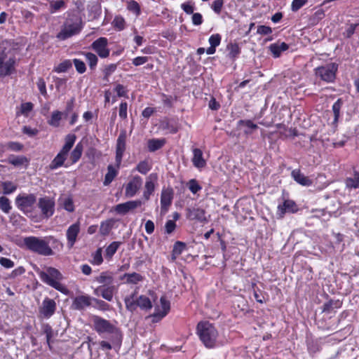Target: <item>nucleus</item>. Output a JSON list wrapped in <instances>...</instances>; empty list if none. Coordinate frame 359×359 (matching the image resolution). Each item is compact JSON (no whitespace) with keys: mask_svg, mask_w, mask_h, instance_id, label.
I'll list each match as a JSON object with an SVG mask.
<instances>
[{"mask_svg":"<svg viewBox=\"0 0 359 359\" xmlns=\"http://www.w3.org/2000/svg\"><path fill=\"white\" fill-rule=\"evenodd\" d=\"M291 177L297 184L302 186L310 187L313 184V180L305 176L299 168L291 172Z\"/></svg>","mask_w":359,"mask_h":359,"instance_id":"nucleus-25","label":"nucleus"},{"mask_svg":"<svg viewBox=\"0 0 359 359\" xmlns=\"http://www.w3.org/2000/svg\"><path fill=\"white\" fill-rule=\"evenodd\" d=\"M187 186L190 191L194 194H196L202 189V187L196 179L190 180L187 183Z\"/></svg>","mask_w":359,"mask_h":359,"instance_id":"nucleus-55","label":"nucleus"},{"mask_svg":"<svg viewBox=\"0 0 359 359\" xmlns=\"http://www.w3.org/2000/svg\"><path fill=\"white\" fill-rule=\"evenodd\" d=\"M127 8L130 11L135 14L137 16L139 15L141 13L140 4L136 1L130 0L128 3Z\"/></svg>","mask_w":359,"mask_h":359,"instance_id":"nucleus-58","label":"nucleus"},{"mask_svg":"<svg viewBox=\"0 0 359 359\" xmlns=\"http://www.w3.org/2000/svg\"><path fill=\"white\" fill-rule=\"evenodd\" d=\"M161 308L158 306L155 308L154 313L151 315L153 322H158L164 318L170 311V303L165 296L160 298Z\"/></svg>","mask_w":359,"mask_h":359,"instance_id":"nucleus-13","label":"nucleus"},{"mask_svg":"<svg viewBox=\"0 0 359 359\" xmlns=\"http://www.w3.org/2000/svg\"><path fill=\"white\" fill-rule=\"evenodd\" d=\"M116 220L114 218L107 219L101 222L100 226V233L102 236H107L109 234L111 229L114 227Z\"/></svg>","mask_w":359,"mask_h":359,"instance_id":"nucleus-32","label":"nucleus"},{"mask_svg":"<svg viewBox=\"0 0 359 359\" xmlns=\"http://www.w3.org/2000/svg\"><path fill=\"white\" fill-rule=\"evenodd\" d=\"M343 105V100L341 98H339L332 105V111L334 113V121L333 123H337L340 116V110Z\"/></svg>","mask_w":359,"mask_h":359,"instance_id":"nucleus-48","label":"nucleus"},{"mask_svg":"<svg viewBox=\"0 0 359 359\" xmlns=\"http://www.w3.org/2000/svg\"><path fill=\"white\" fill-rule=\"evenodd\" d=\"M83 28L81 18L76 13L68 14L60 31L57 34L56 38L60 41H65L72 36L79 34Z\"/></svg>","mask_w":359,"mask_h":359,"instance_id":"nucleus-3","label":"nucleus"},{"mask_svg":"<svg viewBox=\"0 0 359 359\" xmlns=\"http://www.w3.org/2000/svg\"><path fill=\"white\" fill-rule=\"evenodd\" d=\"M93 259L91 261V264L93 265H100L103 262V258L102 255V249L98 248L97 250L93 254Z\"/></svg>","mask_w":359,"mask_h":359,"instance_id":"nucleus-59","label":"nucleus"},{"mask_svg":"<svg viewBox=\"0 0 359 359\" xmlns=\"http://www.w3.org/2000/svg\"><path fill=\"white\" fill-rule=\"evenodd\" d=\"M166 144V140L165 138L161 139H150L147 142L148 150L150 152H154L161 149Z\"/></svg>","mask_w":359,"mask_h":359,"instance_id":"nucleus-34","label":"nucleus"},{"mask_svg":"<svg viewBox=\"0 0 359 359\" xmlns=\"http://www.w3.org/2000/svg\"><path fill=\"white\" fill-rule=\"evenodd\" d=\"M36 85H37V87H38V89H39L40 93L43 96L47 97L48 93H47V90H46V82H45L44 79L42 77H40L38 79Z\"/></svg>","mask_w":359,"mask_h":359,"instance_id":"nucleus-63","label":"nucleus"},{"mask_svg":"<svg viewBox=\"0 0 359 359\" xmlns=\"http://www.w3.org/2000/svg\"><path fill=\"white\" fill-rule=\"evenodd\" d=\"M76 140V136L75 134L70 133L65 136V144L62 146L61 150L69 153L70 150L73 147Z\"/></svg>","mask_w":359,"mask_h":359,"instance_id":"nucleus-42","label":"nucleus"},{"mask_svg":"<svg viewBox=\"0 0 359 359\" xmlns=\"http://www.w3.org/2000/svg\"><path fill=\"white\" fill-rule=\"evenodd\" d=\"M95 305L94 307L102 311H107L111 309V306L104 300L93 297V301Z\"/></svg>","mask_w":359,"mask_h":359,"instance_id":"nucleus-50","label":"nucleus"},{"mask_svg":"<svg viewBox=\"0 0 359 359\" xmlns=\"http://www.w3.org/2000/svg\"><path fill=\"white\" fill-rule=\"evenodd\" d=\"M55 201L53 197L44 196L39 198L37 207L43 218L51 217L55 212Z\"/></svg>","mask_w":359,"mask_h":359,"instance_id":"nucleus-11","label":"nucleus"},{"mask_svg":"<svg viewBox=\"0 0 359 359\" xmlns=\"http://www.w3.org/2000/svg\"><path fill=\"white\" fill-rule=\"evenodd\" d=\"M114 90L116 93L118 97H123L127 98L128 97V89L126 87H125L122 84H117L116 85L115 88H114Z\"/></svg>","mask_w":359,"mask_h":359,"instance_id":"nucleus-60","label":"nucleus"},{"mask_svg":"<svg viewBox=\"0 0 359 359\" xmlns=\"http://www.w3.org/2000/svg\"><path fill=\"white\" fill-rule=\"evenodd\" d=\"M0 187L2 189V194L4 195L11 194L18 189V185L11 181L1 182Z\"/></svg>","mask_w":359,"mask_h":359,"instance_id":"nucleus-40","label":"nucleus"},{"mask_svg":"<svg viewBox=\"0 0 359 359\" xmlns=\"http://www.w3.org/2000/svg\"><path fill=\"white\" fill-rule=\"evenodd\" d=\"M6 148L13 151H20L23 149L24 145L18 142H8L6 144Z\"/></svg>","mask_w":359,"mask_h":359,"instance_id":"nucleus-62","label":"nucleus"},{"mask_svg":"<svg viewBox=\"0 0 359 359\" xmlns=\"http://www.w3.org/2000/svg\"><path fill=\"white\" fill-rule=\"evenodd\" d=\"M142 184V178L139 175H135L128 182L125 189V194L128 197H133L140 190Z\"/></svg>","mask_w":359,"mask_h":359,"instance_id":"nucleus-16","label":"nucleus"},{"mask_svg":"<svg viewBox=\"0 0 359 359\" xmlns=\"http://www.w3.org/2000/svg\"><path fill=\"white\" fill-rule=\"evenodd\" d=\"M114 28L118 31H122L126 27L125 19L121 15H116L112 21Z\"/></svg>","mask_w":359,"mask_h":359,"instance_id":"nucleus-51","label":"nucleus"},{"mask_svg":"<svg viewBox=\"0 0 359 359\" xmlns=\"http://www.w3.org/2000/svg\"><path fill=\"white\" fill-rule=\"evenodd\" d=\"M158 180L157 173H151L146 179L144 184V190L143 191V198L145 201H149L151 196L155 191V183Z\"/></svg>","mask_w":359,"mask_h":359,"instance_id":"nucleus-19","label":"nucleus"},{"mask_svg":"<svg viewBox=\"0 0 359 359\" xmlns=\"http://www.w3.org/2000/svg\"><path fill=\"white\" fill-rule=\"evenodd\" d=\"M66 6V0H53L50 2V11L51 13H54L65 8Z\"/></svg>","mask_w":359,"mask_h":359,"instance_id":"nucleus-46","label":"nucleus"},{"mask_svg":"<svg viewBox=\"0 0 359 359\" xmlns=\"http://www.w3.org/2000/svg\"><path fill=\"white\" fill-rule=\"evenodd\" d=\"M289 46L285 42L271 43L269 46V50L275 58L279 57L282 52L287 50Z\"/></svg>","mask_w":359,"mask_h":359,"instance_id":"nucleus-31","label":"nucleus"},{"mask_svg":"<svg viewBox=\"0 0 359 359\" xmlns=\"http://www.w3.org/2000/svg\"><path fill=\"white\" fill-rule=\"evenodd\" d=\"M7 161L9 164L15 167L24 165L25 168H27L29 164V159L25 156L10 155L8 157Z\"/></svg>","mask_w":359,"mask_h":359,"instance_id":"nucleus-29","label":"nucleus"},{"mask_svg":"<svg viewBox=\"0 0 359 359\" xmlns=\"http://www.w3.org/2000/svg\"><path fill=\"white\" fill-rule=\"evenodd\" d=\"M93 297L87 295H79L73 299L72 308L74 310L82 311L91 305Z\"/></svg>","mask_w":359,"mask_h":359,"instance_id":"nucleus-21","label":"nucleus"},{"mask_svg":"<svg viewBox=\"0 0 359 359\" xmlns=\"http://www.w3.org/2000/svg\"><path fill=\"white\" fill-rule=\"evenodd\" d=\"M72 62L74 64L75 69L79 74H81L86 72V65L83 60L81 59L74 58Z\"/></svg>","mask_w":359,"mask_h":359,"instance_id":"nucleus-54","label":"nucleus"},{"mask_svg":"<svg viewBox=\"0 0 359 359\" xmlns=\"http://www.w3.org/2000/svg\"><path fill=\"white\" fill-rule=\"evenodd\" d=\"M137 291L135 290L133 293L124 298L126 309L132 313L135 311L137 308L144 311H150L153 306L151 299L144 294L137 297Z\"/></svg>","mask_w":359,"mask_h":359,"instance_id":"nucleus-7","label":"nucleus"},{"mask_svg":"<svg viewBox=\"0 0 359 359\" xmlns=\"http://www.w3.org/2000/svg\"><path fill=\"white\" fill-rule=\"evenodd\" d=\"M238 126H245L247 129L244 130V133L245 135H250L252 134V130H256L258 128V126L257 124L254 123L252 121L248 119V120H240L238 122Z\"/></svg>","mask_w":359,"mask_h":359,"instance_id":"nucleus-45","label":"nucleus"},{"mask_svg":"<svg viewBox=\"0 0 359 359\" xmlns=\"http://www.w3.org/2000/svg\"><path fill=\"white\" fill-rule=\"evenodd\" d=\"M353 177H346L344 180L346 188L351 190L359 189V171L353 168Z\"/></svg>","mask_w":359,"mask_h":359,"instance_id":"nucleus-30","label":"nucleus"},{"mask_svg":"<svg viewBox=\"0 0 359 359\" xmlns=\"http://www.w3.org/2000/svg\"><path fill=\"white\" fill-rule=\"evenodd\" d=\"M64 116H65L64 112L59 110H55L51 113L47 123L50 126L58 128L60 126V121L62 120Z\"/></svg>","mask_w":359,"mask_h":359,"instance_id":"nucleus-33","label":"nucleus"},{"mask_svg":"<svg viewBox=\"0 0 359 359\" xmlns=\"http://www.w3.org/2000/svg\"><path fill=\"white\" fill-rule=\"evenodd\" d=\"M83 151V146L81 142H79L76 144L74 149L72 151L70 154V161L72 164H74L77 163L81 158Z\"/></svg>","mask_w":359,"mask_h":359,"instance_id":"nucleus-36","label":"nucleus"},{"mask_svg":"<svg viewBox=\"0 0 359 359\" xmlns=\"http://www.w3.org/2000/svg\"><path fill=\"white\" fill-rule=\"evenodd\" d=\"M121 243L119 241H113L105 249V257L107 259H111L114 254L116 252Z\"/></svg>","mask_w":359,"mask_h":359,"instance_id":"nucleus-43","label":"nucleus"},{"mask_svg":"<svg viewBox=\"0 0 359 359\" xmlns=\"http://www.w3.org/2000/svg\"><path fill=\"white\" fill-rule=\"evenodd\" d=\"M63 208L69 212H73L75 210V206L72 197L69 196L65 198L62 202Z\"/></svg>","mask_w":359,"mask_h":359,"instance_id":"nucleus-56","label":"nucleus"},{"mask_svg":"<svg viewBox=\"0 0 359 359\" xmlns=\"http://www.w3.org/2000/svg\"><path fill=\"white\" fill-rule=\"evenodd\" d=\"M200 340L208 348H212L216 345L218 332L215 326L208 321L199 322L196 327Z\"/></svg>","mask_w":359,"mask_h":359,"instance_id":"nucleus-5","label":"nucleus"},{"mask_svg":"<svg viewBox=\"0 0 359 359\" xmlns=\"http://www.w3.org/2000/svg\"><path fill=\"white\" fill-rule=\"evenodd\" d=\"M339 65L336 62L327 63L314 69L316 78L327 83H334L337 78Z\"/></svg>","mask_w":359,"mask_h":359,"instance_id":"nucleus-10","label":"nucleus"},{"mask_svg":"<svg viewBox=\"0 0 359 359\" xmlns=\"http://www.w3.org/2000/svg\"><path fill=\"white\" fill-rule=\"evenodd\" d=\"M174 191L172 187L163 189L161 194V208L162 211L166 212L173 199Z\"/></svg>","mask_w":359,"mask_h":359,"instance_id":"nucleus-22","label":"nucleus"},{"mask_svg":"<svg viewBox=\"0 0 359 359\" xmlns=\"http://www.w3.org/2000/svg\"><path fill=\"white\" fill-rule=\"evenodd\" d=\"M186 217L189 220H196L201 223L208 222L205 210L200 208H187Z\"/></svg>","mask_w":359,"mask_h":359,"instance_id":"nucleus-20","label":"nucleus"},{"mask_svg":"<svg viewBox=\"0 0 359 359\" xmlns=\"http://www.w3.org/2000/svg\"><path fill=\"white\" fill-rule=\"evenodd\" d=\"M23 246L27 250L43 256H50L54 254L46 238H43L29 236L23 238Z\"/></svg>","mask_w":359,"mask_h":359,"instance_id":"nucleus-4","label":"nucleus"},{"mask_svg":"<svg viewBox=\"0 0 359 359\" xmlns=\"http://www.w3.org/2000/svg\"><path fill=\"white\" fill-rule=\"evenodd\" d=\"M46 241L48 242V245L50 244L52 245V247L55 249L61 250L63 248V244L56 238H55L53 236H49L45 237Z\"/></svg>","mask_w":359,"mask_h":359,"instance_id":"nucleus-57","label":"nucleus"},{"mask_svg":"<svg viewBox=\"0 0 359 359\" xmlns=\"http://www.w3.org/2000/svg\"><path fill=\"white\" fill-rule=\"evenodd\" d=\"M15 205L19 210L32 219L37 217L36 212V196L34 194H22L16 196Z\"/></svg>","mask_w":359,"mask_h":359,"instance_id":"nucleus-6","label":"nucleus"},{"mask_svg":"<svg viewBox=\"0 0 359 359\" xmlns=\"http://www.w3.org/2000/svg\"><path fill=\"white\" fill-rule=\"evenodd\" d=\"M116 290L114 285H100L94 289L93 294L95 296L102 297L108 302H111Z\"/></svg>","mask_w":359,"mask_h":359,"instance_id":"nucleus-15","label":"nucleus"},{"mask_svg":"<svg viewBox=\"0 0 359 359\" xmlns=\"http://www.w3.org/2000/svg\"><path fill=\"white\" fill-rule=\"evenodd\" d=\"M192 151L193 158L191 161L193 165L197 168H204L206 165V161L203 158L202 150L198 148H194Z\"/></svg>","mask_w":359,"mask_h":359,"instance_id":"nucleus-27","label":"nucleus"},{"mask_svg":"<svg viewBox=\"0 0 359 359\" xmlns=\"http://www.w3.org/2000/svg\"><path fill=\"white\" fill-rule=\"evenodd\" d=\"M72 67V62L67 59L61 62L57 66L55 67L53 71L57 73H64L67 72Z\"/></svg>","mask_w":359,"mask_h":359,"instance_id":"nucleus-47","label":"nucleus"},{"mask_svg":"<svg viewBox=\"0 0 359 359\" xmlns=\"http://www.w3.org/2000/svg\"><path fill=\"white\" fill-rule=\"evenodd\" d=\"M68 155L69 153L65 152L60 149V151L57 153L55 157L50 163L48 165L49 169L50 170H54L62 166H65V168L68 167L67 165L65 164V162L67 160Z\"/></svg>","mask_w":359,"mask_h":359,"instance_id":"nucleus-24","label":"nucleus"},{"mask_svg":"<svg viewBox=\"0 0 359 359\" xmlns=\"http://www.w3.org/2000/svg\"><path fill=\"white\" fill-rule=\"evenodd\" d=\"M93 330L99 334L104 333L111 334L109 341L102 340L99 342L102 351H109L117 346L120 348L122 344L123 336L119 328L114 325L111 322L99 316H93Z\"/></svg>","mask_w":359,"mask_h":359,"instance_id":"nucleus-1","label":"nucleus"},{"mask_svg":"<svg viewBox=\"0 0 359 359\" xmlns=\"http://www.w3.org/2000/svg\"><path fill=\"white\" fill-rule=\"evenodd\" d=\"M40 279L46 284L54 289L65 294L67 290L60 283L63 276L59 270L54 267H48L46 271H41L39 273Z\"/></svg>","mask_w":359,"mask_h":359,"instance_id":"nucleus-8","label":"nucleus"},{"mask_svg":"<svg viewBox=\"0 0 359 359\" xmlns=\"http://www.w3.org/2000/svg\"><path fill=\"white\" fill-rule=\"evenodd\" d=\"M306 346L307 351L311 355H313L321 350V346L316 340L307 341Z\"/></svg>","mask_w":359,"mask_h":359,"instance_id":"nucleus-49","label":"nucleus"},{"mask_svg":"<svg viewBox=\"0 0 359 359\" xmlns=\"http://www.w3.org/2000/svg\"><path fill=\"white\" fill-rule=\"evenodd\" d=\"M126 131L121 130L116 140L115 166L111 164L107 166V172L104 176L103 182L104 186L109 185L118 174V170L121 167L123 156L126 149Z\"/></svg>","mask_w":359,"mask_h":359,"instance_id":"nucleus-2","label":"nucleus"},{"mask_svg":"<svg viewBox=\"0 0 359 359\" xmlns=\"http://www.w3.org/2000/svg\"><path fill=\"white\" fill-rule=\"evenodd\" d=\"M18 60L14 53L6 52L4 48L0 50V77L4 78L16 72Z\"/></svg>","mask_w":359,"mask_h":359,"instance_id":"nucleus-9","label":"nucleus"},{"mask_svg":"<svg viewBox=\"0 0 359 359\" xmlns=\"http://www.w3.org/2000/svg\"><path fill=\"white\" fill-rule=\"evenodd\" d=\"M342 306V301L339 299H330L327 302L324 303L322 306V312L325 313H335L336 309H340Z\"/></svg>","mask_w":359,"mask_h":359,"instance_id":"nucleus-28","label":"nucleus"},{"mask_svg":"<svg viewBox=\"0 0 359 359\" xmlns=\"http://www.w3.org/2000/svg\"><path fill=\"white\" fill-rule=\"evenodd\" d=\"M228 56L232 60H236L241 53V48L237 43H230L227 45Z\"/></svg>","mask_w":359,"mask_h":359,"instance_id":"nucleus-38","label":"nucleus"},{"mask_svg":"<svg viewBox=\"0 0 359 359\" xmlns=\"http://www.w3.org/2000/svg\"><path fill=\"white\" fill-rule=\"evenodd\" d=\"M43 334L46 335V343L50 350L53 349L52 346V338L54 337V331L52 327L49 324H44L42 326Z\"/></svg>","mask_w":359,"mask_h":359,"instance_id":"nucleus-41","label":"nucleus"},{"mask_svg":"<svg viewBox=\"0 0 359 359\" xmlns=\"http://www.w3.org/2000/svg\"><path fill=\"white\" fill-rule=\"evenodd\" d=\"M0 209L6 214H8L12 209L10 200L5 196L0 197Z\"/></svg>","mask_w":359,"mask_h":359,"instance_id":"nucleus-52","label":"nucleus"},{"mask_svg":"<svg viewBox=\"0 0 359 359\" xmlns=\"http://www.w3.org/2000/svg\"><path fill=\"white\" fill-rule=\"evenodd\" d=\"M152 168V165L148 160H144L140 161L136 167L135 168V170L137 171L138 172L146 175L149 171L151 170Z\"/></svg>","mask_w":359,"mask_h":359,"instance_id":"nucleus-44","label":"nucleus"},{"mask_svg":"<svg viewBox=\"0 0 359 359\" xmlns=\"http://www.w3.org/2000/svg\"><path fill=\"white\" fill-rule=\"evenodd\" d=\"M116 64H109L104 67L103 69V79L108 81L109 76L116 70Z\"/></svg>","mask_w":359,"mask_h":359,"instance_id":"nucleus-53","label":"nucleus"},{"mask_svg":"<svg viewBox=\"0 0 359 359\" xmlns=\"http://www.w3.org/2000/svg\"><path fill=\"white\" fill-rule=\"evenodd\" d=\"M56 303L53 299L46 297L39 307L40 315L45 318H50L55 312Z\"/></svg>","mask_w":359,"mask_h":359,"instance_id":"nucleus-14","label":"nucleus"},{"mask_svg":"<svg viewBox=\"0 0 359 359\" xmlns=\"http://www.w3.org/2000/svg\"><path fill=\"white\" fill-rule=\"evenodd\" d=\"M307 2L308 0H293L291 4V10L293 12H297L306 5Z\"/></svg>","mask_w":359,"mask_h":359,"instance_id":"nucleus-64","label":"nucleus"},{"mask_svg":"<svg viewBox=\"0 0 359 359\" xmlns=\"http://www.w3.org/2000/svg\"><path fill=\"white\" fill-rule=\"evenodd\" d=\"M90 48L100 58H107L109 56L110 49L108 47V39L106 37H99L90 45Z\"/></svg>","mask_w":359,"mask_h":359,"instance_id":"nucleus-12","label":"nucleus"},{"mask_svg":"<svg viewBox=\"0 0 359 359\" xmlns=\"http://www.w3.org/2000/svg\"><path fill=\"white\" fill-rule=\"evenodd\" d=\"M144 279V277L142 275L136 272L126 273L120 277L121 280H125L126 283L132 285H137Z\"/></svg>","mask_w":359,"mask_h":359,"instance_id":"nucleus-26","label":"nucleus"},{"mask_svg":"<svg viewBox=\"0 0 359 359\" xmlns=\"http://www.w3.org/2000/svg\"><path fill=\"white\" fill-rule=\"evenodd\" d=\"M80 232V224L76 222L70 225L66 233L67 245L69 248H72L76 241L77 236Z\"/></svg>","mask_w":359,"mask_h":359,"instance_id":"nucleus-23","label":"nucleus"},{"mask_svg":"<svg viewBox=\"0 0 359 359\" xmlns=\"http://www.w3.org/2000/svg\"><path fill=\"white\" fill-rule=\"evenodd\" d=\"M83 55L86 57V60L88 65V67L91 71L95 70L97 63H98V57L97 56L91 52H83Z\"/></svg>","mask_w":359,"mask_h":359,"instance_id":"nucleus-39","label":"nucleus"},{"mask_svg":"<svg viewBox=\"0 0 359 359\" xmlns=\"http://www.w3.org/2000/svg\"><path fill=\"white\" fill-rule=\"evenodd\" d=\"M95 280L100 284H103L102 285H111L114 281V277L111 272L104 271L95 278Z\"/></svg>","mask_w":359,"mask_h":359,"instance_id":"nucleus-37","label":"nucleus"},{"mask_svg":"<svg viewBox=\"0 0 359 359\" xmlns=\"http://www.w3.org/2000/svg\"><path fill=\"white\" fill-rule=\"evenodd\" d=\"M142 204V202L140 200L129 201L126 203H119L115 205L113 208V210L117 214L124 215L129 211L133 210L139 206H141Z\"/></svg>","mask_w":359,"mask_h":359,"instance_id":"nucleus-18","label":"nucleus"},{"mask_svg":"<svg viewBox=\"0 0 359 359\" xmlns=\"http://www.w3.org/2000/svg\"><path fill=\"white\" fill-rule=\"evenodd\" d=\"M186 248L187 245L185 243L179 241H176L173 245L172 250L171 252L172 261H175L177 257L186 250Z\"/></svg>","mask_w":359,"mask_h":359,"instance_id":"nucleus-35","label":"nucleus"},{"mask_svg":"<svg viewBox=\"0 0 359 359\" xmlns=\"http://www.w3.org/2000/svg\"><path fill=\"white\" fill-rule=\"evenodd\" d=\"M128 103L126 102H121L118 108V116L121 120H126L128 117L127 114Z\"/></svg>","mask_w":359,"mask_h":359,"instance_id":"nucleus-61","label":"nucleus"},{"mask_svg":"<svg viewBox=\"0 0 359 359\" xmlns=\"http://www.w3.org/2000/svg\"><path fill=\"white\" fill-rule=\"evenodd\" d=\"M299 210L298 206L293 200L286 199L283 204L277 207V215L279 218H283L287 212L295 213Z\"/></svg>","mask_w":359,"mask_h":359,"instance_id":"nucleus-17","label":"nucleus"}]
</instances>
